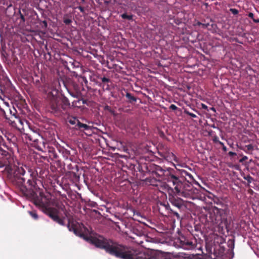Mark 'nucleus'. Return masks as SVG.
<instances>
[{
  "mask_svg": "<svg viewBox=\"0 0 259 259\" xmlns=\"http://www.w3.org/2000/svg\"><path fill=\"white\" fill-rule=\"evenodd\" d=\"M175 168L168 167L166 170L158 167V175L162 176L164 180L169 183L172 186H175L176 190L180 192L184 190L187 192H191L193 190V185L201 187L193 176L187 170L178 168L174 164Z\"/></svg>",
  "mask_w": 259,
  "mask_h": 259,
  "instance_id": "obj_3",
  "label": "nucleus"
},
{
  "mask_svg": "<svg viewBox=\"0 0 259 259\" xmlns=\"http://www.w3.org/2000/svg\"><path fill=\"white\" fill-rule=\"evenodd\" d=\"M247 153H252V151L253 150V146L252 144H249L245 145L244 148L242 149Z\"/></svg>",
  "mask_w": 259,
  "mask_h": 259,
  "instance_id": "obj_40",
  "label": "nucleus"
},
{
  "mask_svg": "<svg viewBox=\"0 0 259 259\" xmlns=\"http://www.w3.org/2000/svg\"><path fill=\"white\" fill-rule=\"evenodd\" d=\"M75 166V165H72L71 164H68V167L69 169H72V167H74Z\"/></svg>",
  "mask_w": 259,
  "mask_h": 259,
  "instance_id": "obj_61",
  "label": "nucleus"
},
{
  "mask_svg": "<svg viewBox=\"0 0 259 259\" xmlns=\"http://www.w3.org/2000/svg\"><path fill=\"white\" fill-rule=\"evenodd\" d=\"M227 245L229 248L227 252V254H229L230 259H232L234 255V248L235 246V237L233 236L231 238L228 239L227 241Z\"/></svg>",
  "mask_w": 259,
  "mask_h": 259,
  "instance_id": "obj_18",
  "label": "nucleus"
},
{
  "mask_svg": "<svg viewBox=\"0 0 259 259\" xmlns=\"http://www.w3.org/2000/svg\"><path fill=\"white\" fill-rule=\"evenodd\" d=\"M164 149V146H162V148H159L158 149V155L161 157L162 158H165V157H167V154L168 152V150H167V148L165 149L166 151H163V150Z\"/></svg>",
  "mask_w": 259,
  "mask_h": 259,
  "instance_id": "obj_30",
  "label": "nucleus"
},
{
  "mask_svg": "<svg viewBox=\"0 0 259 259\" xmlns=\"http://www.w3.org/2000/svg\"><path fill=\"white\" fill-rule=\"evenodd\" d=\"M98 79L100 80L101 81H99V85H101L102 84H104L106 82H109V80L111 79L109 78L106 77L105 76H98Z\"/></svg>",
  "mask_w": 259,
  "mask_h": 259,
  "instance_id": "obj_36",
  "label": "nucleus"
},
{
  "mask_svg": "<svg viewBox=\"0 0 259 259\" xmlns=\"http://www.w3.org/2000/svg\"><path fill=\"white\" fill-rule=\"evenodd\" d=\"M31 174H26L24 179H28L26 186H22L19 189L23 195L33 203L41 208L42 212L49 217L54 222L61 226H65L64 220L65 217L60 218L58 210L55 208L49 207L51 203V197L49 195H45L37 184L29 178H31Z\"/></svg>",
  "mask_w": 259,
  "mask_h": 259,
  "instance_id": "obj_1",
  "label": "nucleus"
},
{
  "mask_svg": "<svg viewBox=\"0 0 259 259\" xmlns=\"http://www.w3.org/2000/svg\"><path fill=\"white\" fill-rule=\"evenodd\" d=\"M19 17H17L16 18V22L19 25H23L25 23V19L24 17V16L21 14L20 11L19 12L18 14Z\"/></svg>",
  "mask_w": 259,
  "mask_h": 259,
  "instance_id": "obj_28",
  "label": "nucleus"
},
{
  "mask_svg": "<svg viewBox=\"0 0 259 259\" xmlns=\"http://www.w3.org/2000/svg\"><path fill=\"white\" fill-rule=\"evenodd\" d=\"M169 109L175 111L176 114L181 115L182 113V110L178 108L174 104H171L169 107Z\"/></svg>",
  "mask_w": 259,
  "mask_h": 259,
  "instance_id": "obj_33",
  "label": "nucleus"
},
{
  "mask_svg": "<svg viewBox=\"0 0 259 259\" xmlns=\"http://www.w3.org/2000/svg\"><path fill=\"white\" fill-rule=\"evenodd\" d=\"M210 127H212V128H218L214 123L211 124L209 125Z\"/></svg>",
  "mask_w": 259,
  "mask_h": 259,
  "instance_id": "obj_63",
  "label": "nucleus"
},
{
  "mask_svg": "<svg viewBox=\"0 0 259 259\" xmlns=\"http://www.w3.org/2000/svg\"><path fill=\"white\" fill-rule=\"evenodd\" d=\"M41 158L47 162H49V157L48 156H41Z\"/></svg>",
  "mask_w": 259,
  "mask_h": 259,
  "instance_id": "obj_53",
  "label": "nucleus"
},
{
  "mask_svg": "<svg viewBox=\"0 0 259 259\" xmlns=\"http://www.w3.org/2000/svg\"><path fill=\"white\" fill-rule=\"evenodd\" d=\"M28 213L33 220H37L39 219V215H38L36 210L28 211Z\"/></svg>",
  "mask_w": 259,
  "mask_h": 259,
  "instance_id": "obj_38",
  "label": "nucleus"
},
{
  "mask_svg": "<svg viewBox=\"0 0 259 259\" xmlns=\"http://www.w3.org/2000/svg\"><path fill=\"white\" fill-rule=\"evenodd\" d=\"M65 88H66L68 93L73 98H80L81 97V93H79L77 92H75L73 91L71 88L70 87H67L65 85Z\"/></svg>",
  "mask_w": 259,
  "mask_h": 259,
  "instance_id": "obj_23",
  "label": "nucleus"
},
{
  "mask_svg": "<svg viewBox=\"0 0 259 259\" xmlns=\"http://www.w3.org/2000/svg\"><path fill=\"white\" fill-rule=\"evenodd\" d=\"M103 109L104 111H108L114 116H116L117 115L115 110L112 107L108 105L104 106Z\"/></svg>",
  "mask_w": 259,
  "mask_h": 259,
  "instance_id": "obj_29",
  "label": "nucleus"
},
{
  "mask_svg": "<svg viewBox=\"0 0 259 259\" xmlns=\"http://www.w3.org/2000/svg\"><path fill=\"white\" fill-rule=\"evenodd\" d=\"M213 141L214 143H218L219 144V142H221V141H220L219 140V139L218 138V137L217 136H215L213 138Z\"/></svg>",
  "mask_w": 259,
  "mask_h": 259,
  "instance_id": "obj_48",
  "label": "nucleus"
},
{
  "mask_svg": "<svg viewBox=\"0 0 259 259\" xmlns=\"http://www.w3.org/2000/svg\"><path fill=\"white\" fill-rule=\"evenodd\" d=\"M160 205L161 207L158 209L159 212L160 213V214L163 217L171 218L172 220V222L175 223V222H174V215L172 214L171 212H168V210L165 207L166 206H168V203H167V204L161 203Z\"/></svg>",
  "mask_w": 259,
  "mask_h": 259,
  "instance_id": "obj_16",
  "label": "nucleus"
},
{
  "mask_svg": "<svg viewBox=\"0 0 259 259\" xmlns=\"http://www.w3.org/2000/svg\"><path fill=\"white\" fill-rule=\"evenodd\" d=\"M70 87L71 88L73 91H75V92H77L79 93H81L80 90L82 87L78 84H77L76 83L73 82L71 84Z\"/></svg>",
  "mask_w": 259,
  "mask_h": 259,
  "instance_id": "obj_35",
  "label": "nucleus"
},
{
  "mask_svg": "<svg viewBox=\"0 0 259 259\" xmlns=\"http://www.w3.org/2000/svg\"><path fill=\"white\" fill-rule=\"evenodd\" d=\"M11 159V154L9 152L5 150L2 147L0 144V167L4 166V164L2 162V161L7 160L8 163H10V160Z\"/></svg>",
  "mask_w": 259,
  "mask_h": 259,
  "instance_id": "obj_15",
  "label": "nucleus"
},
{
  "mask_svg": "<svg viewBox=\"0 0 259 259\" xmlns=\"http://www.w3.org/2000/svg\"><path fill=\"white\" fill-rule=\"evenodd\" d=\"M83 182L88 187L91 185L92 182V176L88 172H83L82 174Z\"/></svg>",
  "mask_w": 259,
  "mask_h": 259,
  "instance_id": "obj_22",
  "label": "nucleus"
},
{
  "mask_svg": "<svg viewBox=\"0 0 259 259\" xmlns=\"http://www.w3.org/2000/svg\"><path fill=\"white\" fill-rule=\"evenodd\" d=\"M89 205L90 206L92 207H97L98 206V204L96 202L94 201H91L89 203Z\"/></svg>",
  "mask_w": 259,
  "mask_h": 259,
  "instance_id": "obj_47",
  "label": "nucleus"
},
{
  "mask_svg": "<svg viewBox=\"0 0 259 259\" xmlns=\"http://www.w3.org/2000/svg\"><path fill=\"white\" fill-rule=\"evenodd\" d=\"M77 100L72 102V107H80L81 106V100L80 98H76Z\"/></svg>",
  "mask_w": 259,
  "mask_h": 259,
  "instance_id": "obj_42",
  "label": "nucleus"
},
{
  "mask_svg": "<svg viewBox=\"0 0 259 259\" xmlns=\"http://www.w3.org/2000/svg\"><path fill=\"white\" fill-rule=\"evenodd\" d=\"M58 92V90L56 89H54L53 90H52L51 92H49L48 93V101H49V106L50 108L51 101L52 99L53 98V97L59 96V95H57Z\"/></svg>",
  "mask_w": 259,
  "mask_h": 259,
  "instance_id": "obj_26",
  "label": "nucleus"
},
{
  "mask_svg": "<svg viewBox=\"0 0 259 259\" xmlns=\"http://www.w3.org/2000/svg\"><path fill=\"white\" fill-rule=\"evenodd\" d=\"M172 185L167 182L164 186V190L168 193V201L171 205L170 206L168 203V206L165 207L168 212H171L174 215V222L176 220L181 222L183 218L187 206L185 201L180 196L185 195L187 192L184 190H181L180 192L177 191L175 186H172Z\"/></svg>",
  "mask_w": 259,
  "mask_h": 259,
  "instance_id": "obj_4",
  "label": "nucleus"
},
{
  "mask_svg": "<svg viewBox=\"0 0 259 259\" xmlns=\"http://www.w3.org/2000/svg\"><path fill=\"white\" fill-rule=\"evenodd\" d=\"M32 134H26V139L31 142L32 146L38 151H42L45 150V146H47V143L42 136L40 134V130L36 128L33 130Z\"/></svg>",
  "mask_w": 259,
  "mask_h": 259,
  "instance_id": "obj_10",
  "label": "nucleus"
},
{
  "mask_svg": "<svg viewBox=\"0 0 259 259\" xmlns=\"http://www.w3.org/2000/svg\"><path fill=\"white\" fill-rule=\"evenodd\" d=\"M37 23L40 25V29L46 30L48 27V23L46 20H41L39 18L37 19Z\"/></svg>",
  "mask_w": 259,
  "mask_h": 259,
  "instance_id": "obj_34",
  "label": "nucleus"
},
{
  "mask_svg": "<svg viewBox=\"0 0 259 259\" xmlns=\"http://www.w3.org/2000/svg\"><path fill=\"white\" fill-rule=\"evenodd\" d=\"M228 155H229V156H230L231 157H233L234 156H236L237 155V153L234 152L230 151L228 153Z\"/></svg>",
  "mask_w": 259,
  "mask_h": 259,
  "instance_id": "obj_54",
  "label": "nucleus"
},
{
  "mask_svg": "<svg viewBox=\"0 0 259 259\" xmlns=\"http://www.w3.org/2000/svg\"><path fill=\"white\" fill-rule=\"evenodd\" d=\"M1 145H2V147L4 149L3 147H5L6 148V149H5L6 150H7L8 152H9L8 151V150H9V146L6 144V143H4L3 144H0Z\"/></svg>",
  "mask_w": 259,
  "mask_h": 259,
  "instance_id": "obj_51",
  "label": "nucleus"
},
{
  "mask_svg": "<svg viewBox=\"0 0 259 259\" xmlns=\"http://www.w3.org/2000/svg\"><path fill=\"white\" fill-rule=\"evenodd\" d=\"M72 107L68 99L64 94L54 97L50 103V112L56 116H61L63 111L70 109Z\"/></svg>",
  "mask_w": 259,
  "mask_h": 259,
  "instance_id": "obj_8",
  "label": "nucleus"
},
{
  "mask_svg": "<svg viewBox=\"0 0 259 259\" xmlns=\"http://www.w3.org/2000/svg\"><path fill=\"white\" fill-rule=\"evenodd\" d=\"M56 182H57V184H58L59 186V188H58V190H60V189H59V188H61L62 190H64L63 186V184L62 183H59V181L58 180H56Z\"/></svg>",
  "mask_w": 259,
  "mask_h": 259,
  "instance_id": "obj_52",
  "label": "nucleus"
},
{
  "mask_svg": "<svg viewBox=\"0 0 259 259\" xmlns=\"http://www.w3.org/2000/svg\"><path fill=\"white\" fill-rule=\"evenodd\" d=\"M126 166L132 171L139 172V174H137V176L139 175L140 180L149 183L151 185L156 186L155 183L157 182L163 181L160 187L164 190V186L167 184V182L164 180L163 175L159 176L158 175V167L164 170L167 169L168 167H162L156 164L153 161L149 159V156H141L138 159H133L128 161Z\"/></svg>",
  "mask_w": 259,
  "mask_h": 259,
  "instance_id": "obj_2",
  "label": "nucleus"
},
{
  "mask_svg": "<svg viewBox=\"0 0 259 259\" xmlns=\"http://www.w3.org/2000/svg\"><path fill=\"white\" fill-rule=\"evenodd\" d=\"M80 99L81 100V105H83L87 103V100L82 98V95H81Z\"/></svg>",
  "mask_w": 259,
  "mask_h": 259,
  "instance_id": "obj_56",
  "label": "nucleus"
},
{
  "mask_svg": "<svg viewBox=\"0 0 259 259\" xmlns=\"http://www.w3.org/2000/svg\"><path fill=\"white\" fill-rule=\"evenodd\" d=\"M69 63L73 69H80L81 70V64L80 62L76 60H73L69 62Z\"/></svg>",
  "mask_w": 259,
  "mask_h": 259,
  "instance_id": "obj_32",
  "label": "nucleus"
},
{
  "mask_svg": "<svg viewBox=\"0 0 259 259\" xmlns=\"http://www.w3.org/2000/svg\"><path fill=\"white\" fill-rule=\"evenodd\" d=\"M248 16L251 19H252L253 20V19H254V14L253 13H251V12H250L248 13Z\"/></svg>",
  "mask_w": 259,
  "mask_h": 259,
  "instance_id": "obj_58",
  "label": "nucleus"
},
{
  "mask_svg": "<svg viewBox=\"0 0 259 259\" xmlns=\"http://www.w3.org/2000/svg\"><path fill=\"white\" fill-rule=\"evenodd\" d=\"M178 236L174 240L175 246L186 250H192L197 246V241L193 234L185 230L178 231Z\"/></svg>",
  "mask_w": 259,
  "mask_h": 259,
  "instance_id": "obj_6",
  "label": "nucleus"
},
{
  "mask_svg": "<svg viewBox=\"0 0 259 259\" xmlns=\"http://www.w3.org/2000/svg\"><path fill=\"white\" fill-rule=\"evenodd\" d=\"M28 172L29 174H31V177L29 179L33 181L36 184V176L42 179H44L49 174L48 170L42 167H37L35 170L28 169L27 171H26L23 167H17L14 170L13 174H9L8 178L14 185L18 189H20L22 186H26L28 179H23V178H25L26 177L24 176Z\"/></svg>",
  "mask_w": 259,
  "mask_h": 259,
  "instance_id": "obj_5",
  "label": "nucleus"
},
{
  "mask_svg": "<svg viewBox=\"0 0 259 259\" xmlns=\"http://www.w3.org/2000/svg\"><path fill=\"white\" fill-rule=\"evenodd\" d=\"M167 157H165V158H164V159H165L167 161L172 160L175 161L177 160V156L172 152H168L167 154Z\"/></svg>",
  "mask_w": 259,
  "mask_h": 259,
  "instance_id": "obj_39",
  "label": "nucleus"
},
{
  "mask_svg": "<svg viewBox=\"0 0 259 259\" xmlns=\"http://www.w3.org/2000/svg\"><path fill=\"white\" fill-rule=\"evenodd\" d=\"M34 83H35V84L36 85H37V86L38 84H40V81H39V80L38 79H37V80H36L35 81Z\"/></svg>",
  "mask_w": 259,
  "mask_h": 259,
  "instance_id": "obj_62",
  "label": "nucleus"
},
{
  "mask_svg": "<svg viewBox=\"0 0 259 259\" xmlns=\"http://www.w3.org/2000/svg\"><path fill=\"white\" fill-rule=\"evenodd\" d=\"M184 113L185 114H187L188 115H189L190 116H191L192 118H196L197 117V115L193 113H191L190 112H189L187 109H184Z\"/></svg>",
  "mask_w": 259,
  "mask_h": 259,
  "instance_id": "obj_43",
  "label": "nucleus"
},
{
  "mask_svg": "<svg viewBox=\"0 0 259 259\" xmlns=\"http://www.w3.org/2000/svg\"><path fill=\"white\" fill-rule=\"evenodd\" d=\"M63 22L66 25H69L72 22V20L69 18H65L64 19Z\"/></svg>",
  "mask_w": 259,
  "mask_h": 259,
  "instance_id": "obj_46",
  "label": "nucleus"
},
{
  "mask_svg": "<svg viewBox=\"0 0 259 259\" xmlns=\"http://www.w3.org/2000/svg\"><path fill=\"white\" fill-rule=\"evenodd\" d=\"M45 149L46 150L42 151V152L45 153L48 152L49 156H50V154H52L53 152L56 151L53 147L50 146L48 143H47V146H45Z\"/></svg>",
  "mask_w": 259,
  "mask_h": 259,
  "instance_id": "obj_37",
  "label": "nucleus"
},
{
  "mask_svg": "<svg viewBox=\"0 0 259 259\" xmlns=\"http://www.w3.org/2000/svg\"><path fill=\"white\" fill-rule=\"evenodd\" d=\"M169 24H171L173 26H175V24L176 25H179L183 23V20L181 18H178L177 16H174L172 18L169 19Z\"/></svg>",
  "mask_w": 259,
  "mask_h": 259,
  "instance_id": "obj_19",
  "label": "nucleus"
},
{
  "mask_svg": "<svg viewBox=\"0 0 259 259\" xmlns=\"http://www.w3.org/2000/svg\"><path fill=\"white\" fill-rule=\"evenodd\" d=\"M195 25L199 26L200 28L207 29L209 31H214L217 27V24L208 18L201 22L198 21Z\"/></svg>",
  "mask_w": 259,
  "mask_h": 259,
  "instance_id": "obj_12",
  "label": "nucleus"
},
{
  "mask_svg": "<svg viewBox=\"0 0 259 259\" xmlns=\"http://www.w3.org/2000/svg\"><path fill=\"white\" fill-rule=\"evenodd\" d=\"M58 151L62 154L65 159H69L71 161H73L74 158V156L76 154V151L75 149H71L70 150L62 146L58 148Z\"/></svg>",
  "mask_w": 259,
  "mask_h": 259,
  "instance_id": "obj_13",
  "label": "nucleus"
},
{
  "mask_svg": "<svg viewBox=\"0 0 259 259\" xmlns=\"http://www.w3.org/2000/svg\"><path fill=\"white\" fill-rule=\"evenodd\" d=\"M201 107H202V109L206 110L207 111H209V107L207 105H205L204 104H201Z\"/></svg>",
  "mask_w": 259,
  "mask_h": 259,
  "instance_id": "obj_50",
  "label": "nucleus"
},
{
  "mask_svg": "<svg viewBox=\"0 0 259 259\" xmlns=\"http://www.w3.org/2000/svg\"><path fill=\"white\" fill-rule=\"evenodd\" d=\"M229 210L228 208H219L216 206H212L209 208L205 214L206 221L210 223L212 225L228 224V214Z\"/></svg>",
  "mask_w": 259,
  "mask_h": 259,
  "instance_id": "obj_7",
  "label": "nucleus"
},
{
  "mask_svg": "<svg viewBox=\"0 0 259 259\" xmlns=\"http://www.w3.org/2000/svg\"><path fill=\"white\" fill-rule=\"evenodd\" d=\"M75 128L77 130L83 131L86 135L89 136L92 135L94 133V130L95 129L94 127L88 125L81 122H78V123L75 125Z\"/></svg>",
  "mask_w": 259,
  "mask_h": 259,
  "instance_id": "obj_14",
  "label": "nucleus"
},
{
  "mask_svg": "<svg viewBox=\"0 0 259 259\" xmlns=\"http://www.w3.org/2000/svg\"><path fill=\"white\" fill-rule=\"evenodd\" d=\"M253 21L254 22V23H259V18L258 19H253Z\"/></svg>",
  "mask_w": 259,
  "mask_h": 259,
  "instance_id": "obj_60",
  "label": "nucleus"
},
{
  "mask_svg": "<svg viewBox=\"0 0 259 259\" xmlns=\"http://www.w3.org/2000/svg\"><path fill=\"white\" fill-rule=\"evenodd\" d=\"M243 178L244 180L247 181V183L245 182H242V183L246 187H249L250 183H252L254 181V179L250 176V175H245L244 174H243Z\"/></svg>",
  "mask_w": 259,
  "mask_h": 259,
  "instance_id": "obj_25",
  "label": "nucleus"
},
{
  "mask_svg": "<svg viewBox=\"0 0 259 259\" xmlns=\"http://www.w3.org/2000/svg\"><path fill=\"white\" fill-rule=\"evenodd\" d=\"M70 72L72 73L73 76H75L76 77H77L78 78L79 76H80V75H78L77 73L75 71H70Z\"/></svg>",
  "mask_w": 259,
  "mask_h": 259,
  "instance_id": "obj_55",
  "label": "nucleus"
},
{
  "mask_svg": "<svg viewBox=\"0 0 259 259\" xmlns=\"http://www.w3.org/2000/svg\"><path fill=\"white\" fill-rule=\"evenodd\" d=\"M83 169L77 164H75V166L72 167V170L66 172V176L70 179L71 181L76 186L79 184L80 175Z\"/></svg>",
  "mask_w": 259,
  "mask_h": 259,
  "instance_id": "obj_11",
  "label": "nucleus"
},
{
  "mask_svg": "<svg viewBox=\"0 0 259 259\" xmlns=\"http://www.w3.org/2000/svg\"><path fill=\"white\" fill-rule=\"evenodd\" d=\"M219 145H220L222 147V150L223 151L226 152L227 151V148L225 145L224 143H223L222 142H219Z\"/></svg>",
  "mask_w": 259,
  "mask_h": 259,
  "instance_id": "obj_45",
  "label": "nucleus"
},
{
  "mask_svg": "<svg viewBox=\"0 0 259 259\" xmlns=\"http://www.w3.org/2000/svg\"><path fill=\"white\" fill-rule=\"evenodd\" d=\"M225 239L223 237L221 236H217L214 238L213 243L210 247L208 246H206V249L208 252L212 253L213 251V254L214 257L211 256V254L207 255L208 259H224L225 253V246L224 245Z\"/></svg>",
  "mask_w": 259,
  "mask_h": 259,
  "instance_id": "obj_9",
  "label": "nucleus"
},
{
  "mask_svg": "<svg viewBox=\"0 0 259 259\" xmlns=\"http://www.w3.org/2000/svg\"><path fill=\"white\" fill-rule=\"evenodd\" d=\"M66 122L70 123L71 125H74L75 127L76 124L78 123V122L80 121L75 117H70L67 118V119H66Z\"/></svg>",
  "mask_w": 259,
  "mask_h": 259,
  "instance_id": "obj_31",
  "label": "nucleus"
},
{
  "mask_svg": "<svg viewBox=\"0 0 259 259\" xmlns=\"http://www.w3.org/2000/svg\"><path fill=\"white\" fill-rule=\"evenodd\" d=\"M78 80L80 83V85L81 86L82 90L84 89V87H86L88 89H89L88 86V81L85 76L80 75L78 78Z\"/></svg>",
  "mask_w": 259,
  "mask_h": 259,
  "instance_id": "obj_20",
  "label": "nucleus"
},
{
  "mask_svg": "<svg viewBox=\"0 0 259 259\" xmlns=\"http://www.w3.org/2000/svg\"><path fill=\"white\" fill-rule=\"evenodd\" d=\"M121 17L123 19L127 20H133V15L132 14H128L127 13H124L120 15Z\"/></svg>",
  "mask_w": 259,
  "mask_h": 259,
  "instance_id": "obj_41",
  "label": "nucleus"
},
{
  "mask_svg": "<svg viewBox=\"0 0 259 259\" xmlns=\"http://www.w3.org/2000/svg\"><path fill=\"white\" fill-rule=\"evenodd\" d=\"M49 157L52 160H54L57 162V165L58 166L60 167H62V162L61 160L58 159L59 156L58 155L56 151H54V152H53L52 154H50V156H49Z\"/></svg>",
  "mask_w": 259,
  "mask_h": 259,
  "instance_id": "obj_24",
  "label": "nucleus"
},
{
  "mask_svg": "<svg viewBox=\"0 0 259 259\" xmlns=\"http://www.w3.org/2000/svg\"><path fill=\"white\" fill-rule=\"evenodd\" d=\"M52 186L54 188V191L56 194V196H61V198L63 200L67 199V196L65 193H62L60 190H58V187L55 185V183L53 184L52 183Z\"/></svg>",
  "mask_w": 259,
  "mask_h": 259,
  "instance_id": "obj_21",
  "label": "nucleus"
},
{
  "mask_svg": "<svg viewBox=\"0 0 259 259\" xmlns=\"http://www.w3.org/2000/svg\"><path fill=\"white\" fill-rule=\"evenodd\" d=\"M79 9L81 12H83L84 11V8L81 6L79 7Z\"/></svg>",
  "mask_w": 259,
  "mask_h": 259,
  "instance_id": "obj_64",
  "label": "nucleus"
},
{
  "mask_svg": "<svg viewBox=\"0 0 259 259\" xmlns=\"http://www.w3.org/2000/svg\"><path fill=\"white\" fill-rule=\"evenodd\" d=\"M124 92L122 93V96L125 97L126 98V102L128 103L135 105L138 100H140L137 96H136L134 94L128 92L127 91L124 90Z\"/></svg>",
  "mask_w": 259,
  "mask_h": 259,
  "instance_id": "obj_17",
  "label": "nucleus"
},
{
  "mask_svg": "<svg viewBox=\"0 0 259 259\" xmlns=\"http://www.w3.org/2000/svg\"><path fill=\"white\" fill-rule=\"evenodd\" d=\"M247 159H248V157L246 156H242V157L241 159H240L239 160V162L240 163H242L243 162H244Z\"/></svg>",
  "mask_w": 259,
  "mask_h": 259,
  "instance_id": "obj_49",
  "label": "nucleus"
},
{
  "mask_svg": "<svg viewBox=\"0 0 259 259\" xmlns=\"http://www.w3.org/2000/svg\"><path fill=\"white\" fill-rule=\"evenodd\" d=\"M209 111H210V110H212V111H213L214 113L216 112V110H215V108H214V107H209Z\"/></svg>",
  "mask_w": 259,
  "mask_h": 259,
  "instance_id": "obj_59",
  "label": "nucleus"
},
{
  "mask_svg": "<svg viewBox=\"0 0 259 259\" xmlns=\"http://www.w3.org/2000/svg\"><path fill=\"white\" fill-rule=\"evenodd\" d=\"M159 136L162 138H165V135L164 133H163V132H162V131L159 132Z\"/></svg>",
  "mask_w": 259,
  "mask_h": 259,
  "instance_id": "obj_57",
  "label": "nucleus"
},
{
  "mask_svg": "<svg viewBox=\"0 0 259 259\" xmlns=\"http://www.w3.org/2000/svg\"><path fill=\"white\" fill-rule=\"evenodd\" d=\"M102 87L104 91H111L114 89V84L111 80H109V82H106L104 84L100 85Z\"/></svg>",
  "mask_w": 259,
  "mask_h": 259,
  "instance_id": "obj_27",
  "label": "nucleus"
},
{
  "mask_svg": "<svg viewBox=\"0 0 259 259\" xmlns=\"http://www.w3.org/2000/svg\"><path fill=\"white\" fill-rule=\"evenodd\" d=\"M230 12H231L234 15H236L238 14L239 11L237 9L231 8L229 10Z\"/></svg>",
  "mask_w": 259,
  "mask_h": 259,
  "instance_id": "obj_44",
  "label": "nucleus"
}]
</instances>
